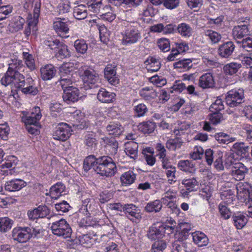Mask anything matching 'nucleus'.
<instances>
[{"label": "nucleus", "mask_w": 252, "mask_h": 252, "mask_svg": "<svg viewBox=\"0 0 252 252\" xmlns=\"http://www.w3.org/2000/svg\"><path fill=\"white\" fill-rule=\"evenodd\" d=\"M125 152L131 158L135 159L138 157V144L133 141L127 142L125 144Z\"/></svg>", "instance_id": "nucleus-19"}, {"label": "nucleus", "mask_w": 252, "mask_h": 252, "mask_svg": "<svg viewBox=\"0 0 252 252\" xmlns=\"http://www.w3.org/2000/svg\"><path fill=\"white\" fill-rule=\"evenodd\" d=\"M165 233V227L162 224L157 223L153 224L149 227L147 232L148 237L152 240L161 239Z\"/></svg>", "instance_id": "nucleus-12"}, {"label": "nucleus", "mask_w": 252, "mask_h": 252, "mask_svg": "<svg viewBox=\"0 0 252 252\" xmlns=\"http://www.w3.org/2000/svg\"><path fill=\"white\" fill-rule=\"evenodd\" d=\"M27 185L24 180L15 179L7 181L4 185V189L8 191H18L25 187Z\"/></svg>", "instance_id": "nucleus-17"}, {"label": "nucleus", "mask_w": 252, "mask_h": 252, "mask_svg": "<svg viewBox=\"0 0 252 252\" xmlns=\"http://www.w3.org/2000/svg\"><path fill=\"white\" fill-rule=\"evenodd\" d=\"M232 149L237 155L244 157L248 152L249 147L243 142H237L233 145Z\"/></svg>", "instance_id": "nucleus-37"}, {"label": "nucleus", "mask_w": 252, "mask_h": 252, "mask_svg": "<svg viewBox=\"0 0 252 252\" xmlns=\"http://www.w3.org/2000/svg\"><path fill=\"white\" fill-rule=\"evenodd\" d=\"M101 140L105 144V148L108 154L111 156L116 155L118 152L119 144L115 138L104 137L101 138Z\"/></svg>", "instance_id": "nucleus-16"}, {"label": "nucleus", "mask_w": 252, "mask_h": 252, "mask_svg": "<svg viewBox=\"0 0 252 252\" xmlns=\"http://www.w3.org/2000/svg\"><path fill=\"white\" fill-rule=\"evenodd\" d=\"M65 189L64 185L61 182H58L51 187L49 192L47 193L46 195L50 194L52 198L56 199L62 195Z\"/></svg>", "instance_id": "nucleus-23"}, {"label": "nucleus", "mask_w": 252, "mask_h": 252, "mask_svg": "<svg viewBox=\"0 0 252 252\" xmlns=\"http://www.w3.org/2000/svg\"><path fill=\"white\" fill-rule=\"evenodd\" d=\"M216 140L222 144H228L236 140L234 137H231L228 134L224 132H219L215 134L214 136Z\"/></svg>", "instance_id": "nucleus-39"}, {"label": "nucleus", "mask_w": 252, "mask_h": 252, "mask_svg": "<svg viewBox=\"0 0 252 252\" xmlns=\"http://www.w3.org/2000/svg\"><path fill=\"white\" fill-rule=\"evenodd\" d=\"M58 51L56 54L57 58L59 59H64L70 56V52L67 46L62 43L59 47L57 49Z\"/></svg>", "instance_id": "nucleus-44"}, {"label": "nucleus", "mask_w": 252, "mask_h": 252, "mask_svg": "<svg viewBox=\"0 0 252 252\" xmlns=\"http://www.w3.org/2000/svg\"><path fill=\"white\" fill-rule=\"evenodd\" d=\"M23 56L28 67L31 70L34 69L35 68V65L32 55V54H30L28 52H23Z\"/></svg>", "instance_id": "nucleus-52"}, {"label": "nucleus", "mask_w": 252, "mask_h": 252, "mask_svg": "<svg viewBox=\"0 0 252 252\" xmlns=\"http://www.w3.org/2000/svg\"><path fill=\"white\" fill-rule=\"evenodd\" d=\"M50 209L46 205H40L38 207L29 210L27 215L29 219L34 220L38 218H43L49 215Z\"/></svg>", "instance_id": "nucleus-14"}, {"label": "nucleus", "mask_w": 252, "mask_h": 252, "mask_svg": "<svg viewBox=\"0 0 252 252\" xmlns=\"http://www.w3.org/2000/svg\"><path fill=\"white\" fill-rule=\"evenodd\" d=\"M20 116L22 121L25 123L28 131L32 134H37L39 121L42 116L40 108L38 106L34 107L31 114H29L26 111H21Z\"/></svg>", "instance_id": "nucleus-2"}, {"label": "nucleus", "mask_w": 252, "mask_h": 252, "mask_svg": "<svg viewBox=\"0 0 252 252\" xmlns=\"http://www.w3.org/2000/svg\"><path fill=\"white\" fill-rule=\"evenodd\" d=\"M219 210L221 217L224 220L230 218L231 213L228 207L223 203H220L219 205Z\"/></svg>", "instance_id": "nucleus-55"}, {"label": "nucleus", "mask_w": 252, "mask_h": 252, "mask_svg": "<svg viewBox=\"0 0 252 252\" xmlns=\"http://www.w3.org/2000/svg\"><path fill=\"white\" fill-rule=\"evenodd\" d=\"M95 81L96 80H78L75 82L76 86L85 90L97 88L98 85Z\"/></svg>", "instance_id": "nucleus-26"}, {"label": "nucleus", "mask_w": 252, "mask_h": 252, "mask_svg": "<svg viewBox=\"0 0 252 252\" xmlns=\"http://www.w3.org/2000/svg\"><path fill=\"white\" fill-rule=\"evenodd\" d=\"M71 131V127L68 124L61 123L56 127L53 133V137L57 140L65 141L70 137Z\"/></svg>", "instance_id": "nucleus-6"}, {"label": "nucleus", "mask_w": 252, "mask_h": 252, "mask_svg": "<svg viewBox=\"0 0 252 252\" xmlns=\"http://www.w3.org/2000/svg\"><path fill=\"white\" fill-rule=\"evenodd\" d=\"M183 143L182 140L179 137L171 138L167 141L166 147L170 151H175L181 148Z\"/></svg>", "instance_id": "nucleus-31"}, {"label": "nucleus", "mask_w": 252, "mask_h": 252, "mask_svg": "<svg viewBox=\"0 0 252 252\" xmlns=\"http://www.w3.org/2000/svg\"><path fill=\"white\" fill-rule=\"evenodd\" d=\"M172 252H187L186 245L178 241H175L172 245Z\"/></svg>", "instance_id": "nucleus-63"}, {"label": "nucleus", "mask_w": 252, "mask_h": 252, "mask_svg": "<svg viewBox=\"0 0 252 252\" xmlns=\"http://www.w3.org/2000/svg\"><path fill=\"white\" fill-rule=\"evenodd\" d=\"M124 212L126 217L133 222L139 220L141 218L140 210L133 204H125Z\"/></svg>", "instance_id": "nucleus-13"}, {"label": "nucleus", "mask_w": 252, "mask_h": 252, "mask_svg": "<svg viewBox=\"0 0 252 252\" xmlns=\"http://www.w3.org/2000/svg\"><path fill=\"white\" fill-rule=\"evenodd\" d=\"M87 14V7L84 5H78L74 8L73 16L76 19H84Z\"/></svg>", "instance_id": "nucleus-35"}, {"label": "nucleus", "mask_w": 252, "mask_h": 252, "mask_svg": "<svg viewBox=\"0 0 252 252\" xmlns=\"http://www.w3.org/2000/svg\"><path fill=\"white\" fill-rule=\"evenodd\" d=\"M61 84L62 88L63 90V98L64 101L68 102H76L78 101L79 97V91L77 88L73 86H65L62 82Z\"/></svg>", "instance_id": "nucleus-8"}, {"label": "nucleus", "mask_w": 252, "mask_h": 252, "mask_svg": "<svg viewBox=\"0 0 252 252\" xmlns=\"http://www.w3.org/2000/svg\"><path fill=\"white\" fill-rule=\"evenodd\" d=\"M224 109V105L221 99L217 98L215 101L212 104L210 110L212 112H219Z\"/></svg>", "instance_id": "nucleus-59"}, {"label": "nucleus", "mask_w": 252, "mask_h": 252, "mask_svg": "<svg viewBox=\"0 0 252 252\" xmlns=\"http://www.w3.org/2000/svg\"><path fill=\"white\" fill-rule=\"evenodd\" d=\"M83 168L86 172L93 168L97 174L106 177L114 176L117 172L115 162L108 156L98 158L93 155L87 156L84 160Z\"/></svg>", "instance_id": "nucleus-1"}, {"label": "nucleus", "mask_w": 252, "mask_h": 252, "mask_svg": "<svg viewBox=\"0 0 252 252\" xmlns=\"http://www.w3.org/2000/svg\"><path fill=\"white\" fill-rule=\"evenodd\" d=\"M139 95L146 101H152L157 97V92L148 87L142 88L139 92Z\"/></svg>", "instance_id": "nucleus-25"}, {"label": "nucleus", "mask_w": 252, "mask_h": 252, "mask_svg": "<svg viewBox=\"0 0 252 252\" xmlns=\"http://www.w3.org/2000/svg\"><path fill=\"white\" fill-rule=\"evenodd\" d=\"M210 115L209 120L211 123L215 125L220 123L223 120L222 115L218 112H213Z\"/></svg>", "instance_id": "nucleus-60"}, {"label": "nucleus", "mask_w": 252, "mask_h": 252, "mask_svg": "<svg viewBox=\"0 0 252 252\" xmlns=\"http://www.w3.org/2000/svg\"><path fill=\"white\" fill-rule=\"evenodd\" d=\"M134 113L138 117H142L148 112V109L147 106L143 103H140L134 107Z\"/></svg>", "instance_id": "nucleus-56"}, {"label": "nucleus", "mask_w": 252, "mask_h": 252, "mask_svg": "<svg viewBox=\"0 0 252 252\" xmlns=\"http://www.w3.org/2000/svg\"><path fill=\"white\" fill-rule=\"evenodd\" d=\"M167 178L168 183L170 184H173L176 182L177 180L178 175L177 169L175 166L171 167L169 169L164 171Z\"/></svg>", "instance_id": "nucleus-41"}, {"label": "nucleus", "mask_w": 252, "mask_h": 252, "mask_svg": "<svg viewBox=\"0 0 252 252\" xmlns=\"http://www.w3.org/2000/svg\"><path fill=\"white\" fill-rule=\"evenodd\" d=\"M241 67V65L240 63H231L224 65L223 69L225 74L232 75L236 73Z\"/></svg>", "instance_id": "nucleus-43"}, {"label": "nucleus", "mask_w": 252, "mask_h": 252, "mask_svg": "<svg viewBox=\"0 0 252 252\" xmlns=\"http://www.w3.org/2000/svg\"><path fill=\"white\" fill-rule=\"evenodd\" d=\"M67 19L65 18H58L57 21L53 23V28L56 32L60 35L62 33H67L69 31V28L66 21Z\"/></svg>", "instance_id": "nucleus-21"}, {"label": "nucleus", "mask_w": 252, "mask_h": 252, "mask_svg": "<svg viewBox=\"0 0 252 252\" xmlns=\"http://www.w3.org/2000/svg\"><path fill=\"white\" fill-rule=\"evenodd\" d=\"M178 168L184 172L193 173L195 170L194 164L189 160H181L178 163Z\"/></svg>", "instance_id": "nucleus-30"}, {"label": "nucleus", "mask_w": 252, "mask_h": 252, "mask_svg": "<svg viewBox=\"0 0 252 252\" xmlns=\"http://www.w3.org/2000/svg\"><path fill=\"white\" fill-rule=\"evenodd\" d=\"M178 32L182 36L189 37L191 35L192 29L188 24L183 23L177 27Z\"/></svg>", "instance_id": "nucleus-42"}, {"label": "nucleus", "mask_w": 252, "mask_h": 252, "mask_svg": "<svg viewBox=\"0 0 252 252\" xmlns=\"http://www.w3.org/2000/svg\"><path fill=\"white\" fill-rule=\"evenodd\" d=\"M42 79H52L55 76L57 70L52 64H47L40 68Z\"/></svg>", "instance_id": "nucleus-24"}, {"label": "nucleus", "mask_w": 252, "mask_h": 252, "mask_svg": "<svg viewBox=\"0 0 252 252\" xmlns=\"http://www.w3.org/2000/svg\"><path fill=\"white\" fill-rule=\"evenodd\" d=\"M162 205L160 200L156 199L147 203L144 210L148 213H158L162 209Z\"/></svg>", "instance_id": "nucleus-28"}, {"label": "nucleus", "mask_w": 252, "mask_h": 252, "mask_svg": "<svg viewBox=\"0 0 252 252\" xmlns=\"http://www.w3.org/2000/svg\"><path fill=\"white\" fill-rule=\"evenodd\" d=\"M12 7L10 5L0 6V21L6 18L7 15L12 12Z\"/></svg>", "instance_id": "nucleus-61"}, {"label": "nucleus", "mask_w": 252, "mask_h": 252, "mask_svg": "<svg viewBox=\"0 0 252 252\" xmlns=\"http://www.w3.org/2000/svg\"><path fill=\"white\" fill-rule=\"evenodd\" d=\"M110 2L116 5H120L122 3L129 4L132 6H137L140 4L142 0H109Z\"/></svg>", "instance_id": "nucleus-49"}, {"label": "nucleus", "mask_w": 252, "mask_h": 252, "mask_svg": "<svg viewBox=\"0 0 252 252\" xmlns=\"http://www.w3.org/2000/svg\"><path fill=\"white\" fill-rule=\"evenodd\" d=\"M107 131L109 134L117 136L121 134L123 131V127L115 123H110L106 127Z\"/></svg>", "instance_id": "nucleus-38"}, {"label": "nucleus", "mask_w": 252, "mask_h": 252, "mask_svg": "<svg viewBox=\"0 0 252 252\" xmlns=\"http://www.w3.org/2000/svg\"><path fill=\"white\" fill-rule=\"evenodd\" d=\"M73 69V64L71 63H66L62 64L59 68L61 79L63 77H65L67 74H70Z\"/></svg>", "instance_id": "nucleus-48"}, {"label": "nucleus", "mask_w": 252, "mask_h": 252, "mask_svg": "<svg viewBox=\"0 0 252 252\" xmlns=\"http://www.w3.org/2000/svg\"><path fill=\"white\" fill-rule=\"evenodd\" d=\"M116 65L115 64H108L105 68L104 72L105 79H112L116 74Z\"/></svg>", "instance_id": "nucleus-53"}, {"label": "nucleus", "mask_w": 252, "mask_h": 252, "mask_svg": "<svg viewBox=\"0 0 252 252\" xmlns=\"http://www.w3.org/2000/svg\"><path fill=\"white\" fill-rule=\"evenodd\" d=\"M115 94L108 92L103 88L99 90L97 95L98 100L103 103L112 102L115 99Z\"/></svg>", "instance_id": "nucleus-22"}, {"label": "nucleus", "mask_w": 252, "mask_h": 252, "mask_svg": "<svg viewBox=\"0 0 252 252\" xmlns=\"http://www.w3.org/2000/svg\"><path fill=\"white\" fill-rule=\"evenodd\" d=\"M155 128V123L150 121L142 122L138 125L139 130L144 134L152 133Z\"/></svg>", "instance_id": "nucleus-36"}, {"label": "nucleus", "mask_w": 252, "mask_h": 252, "mask_svg": "<svg viewBox=\"0 0 252 252\" xmlns=\"http://www.w3.org/2000/svg\"><path fill=\"white\" fill-rule=\"evenodd\" d=\"M204 153V150L201 147L196 146L190 153V158L193 160L200 159L203 157Z\"/></svg>", "instance_id": "nucleus-50"}, {"label": "nucleus", "mask_w": 252, "mask_h": 252, "mask_svg": "<svg viewBox=\"0 0 252 252\" xmlns=\"http://www.w3.org/2000/svg\"><path fill=\"white\" fill-rule=\"evenodd\" d=\"M17 163V158L15 156H10L8 157L2 166L3 168L14 169L16 167Z\"/></svg>", "instance_id": "nucleus-58"}, {"label": "nucleus", "mask_w": 252, "mask_h": 252, "mask_svg": "<svg viewBox=\"0 0 252 252\" xmlns=\"http://www.w3.org/2000/svg\"><path fill=\"white\" fill-rule=\"evenodd\" d=\"M166 248V244L165 242L161 241L156 242L152 247V252H161Z\"/></svg>", "instance_id": "nucleus-64"}, {"label": "nucleus", "mask_w": 252, "mask_h": 252, "mask_svg": "<svg viewBox=\"0 0 252 252\" xmlns=\"http://www.w3.org/2000/svg\"><path fill=\"white\" fill-rule=\"evenodd\" d=\"M193 242L199 247L207 246L209 243V239L203 232L196 231L191 234Z\"/></svg>", "instance_id": "nucleus-18"}, {"label": "nucleus", "mask_w": 252, "mask_h": 252, "mask_svg": "<svg viewBox=\"0 0 252 252\" xmlns=\"http://www.w3.org/2000/svg\"><path fill=\"white\" fill-rule=\"evenodd\" d=\"M145 64L148 71L156 72L160 67V63L159 61L153 57L148 58L145 62Z\"/></svg>", "instance_id": "nucleus-32"}, {"label": "nucleus", "mask_w": 252, "mask_h": 252, "mask_svg": "<svg viewBox=\"0 0 252 252\" xmlns=\"http://www.w3.org/2000/svg\"><path fill=\"white\" fill-rule=\"evenodd\" d=\"M223 153L220 151H217L215 154L214 164L216 168L220 170H223L224 161H222Z\"/></svg>", "instance_id": "nucleus-47"}, {"label": "nucleus", "mask_w": 252, "mask_h": 252, "mask_svg": "<svg viewBox=\"0 0 252 252\" xmlns=\"http://www.w3.org/2000/svg\"><path fill=\"white\" fill-rule=\"evenodd\" d=\"M235 46L232 41H227L220 45L218 54L221 58H229L233 53Z\"/></svg>", "instance_id": "nucleus-15"}, {"label": "nucleus", "mask_w": 252, "mask_h": 252, "mask_svg": "<svg viewBox=\"0 0 252 252\" xmlns=\"http://www.w3.org/2000/svg\"><path fill=\"white\" fill-rule=\"evenodd\" d=\"M249 172V168L241 162L236 163L232 167L230 175L236 181L243 180Z\"/></svg>", "instance_id": "nucleus-10"}, {"label": "nucleus", "mask_w": 252, "mask_h": 252, "mask_svg": "<svg viewBox=\"0 0 252 252\" xmlns=\"http://www.w3.org/2000/svg\"><path fill=\"white\" fill-rule=\"evenodd\" d=\"M186 89L185 84L181 82L180 80H176L174 84L170 88V93H173L174 92L180 93Z\"/></svg>", "instance_id": "nucleus-57"}, {"label": "nucleus", "mask_w": 252, "mask_h": 252, "mask_svg": "<svg viewBox=\"0 0 252 252\" xmlns=\"http://www.w3.org/2000/svg\"><path fill=\"white\" fill-rule=\"evenodd\" d=\"M251 26L249 22L243 21L232 30V35L235 39H242L250 34Z\"/></svg>", "instance_id": "nucleus-9"}, {"label": "nucleus", "mask_w": 252, "mask_h": 252, "mask_svg": "<svg viewBox=\"0 0 252 252\" xmlns=\"http://www.w3.org/2000/svg\"><path fill=\"white\" fill-rule=\"evenodd\" d=\"M13 220L8 217L0 218V231L5 232L9 230L12 226Z\"/></svg>", "instance_id": "nucleus-45"}, {"label": "nucleus", "mask_w": 252, "mask_h": 252, "mask_svg": "<svg viewBox=\"0 0 252 252\" xmlns=\"http://www.w3.org/2000/svg\"><path fill=\"white\" fill-rule=\"evenodd\" d=\"M95 206L94 200L90 198H87L83 201L82 205L80 209V212L84 213L86 212V215L89 216L95 209Z\"/></svg>", "instance_id": "nucleus-27"}, {"label": "nucleus", "mask_w": 252, "mask_h": 252, "mask_svg": "<svg viewBox=\"0 0 252 252\" xmlns=\"http://www.w3.org/2000/svg\"><path fill=\"white\" fill-rule=\"evenodd\" d=\"M233 223L237 229L242 228L247 223L248 217L242 213H237L233 215Z\"/></svg>", "instance_id": "nucleus-29"}, {"label": "nucleus", "mask_w": 252, "mask_h": 252, "mask_svg": "<svg viewBox=\"0 0 252 252\" xmlns=\"http://www.w3.org/2000/svg\"><path fill=\"white\" fill-rule=\"evenodd\" d=\"M135 22L124 21L122 26L126 29L122 33V43L124 45L134 44L136 43L141 38L140 32L135 27Z\"/></svg>", "instance_id": "nucleus-3"}, {"label": "nucleus", "mask_w": 252, "mask_h": 252, "mask_svg": "<svg viewBox=\"0 0 252 252\" xmlns=\"http://www.w3.org/2000/svg\"><path fill=\"white\" fill-rule=\"evenodd\" d=\"M236 189L238 199L246 202L252 190V186L248 182H239L236 185Z\"/></svg>", "instance_id": "nucleus-11"}, {"label": "nucleus", "mask_w": 252, "mask_h": 252, "mask_svg": "<svg viewBox=\"0 0 252 252\" xmlns=\"http://www.w3.org/2000/svg\"><path fill=\"white\" fill-rule=\"evenodd\" d=\"M51 228L54 235L64 238H69L72 234V229L64 219H61L53 222Z\"/></svg>", "instance_id": "nucleus-4"}, {"label": "nucleus", "mask_w": 252, "mask_h": 252, "mask_svg": "<svg viewBox=\"0 0 252 252\" xmlns=\"http://www.w3.org/2000/svg\"><path fill=\"white\" fill-rule=\"evenodd\" d=\"M25 20L20 16L16 17L14 18L11 23L9 24L10 29L12 32H17L23 28Z\"/></svg>", "instance_id": "nucleus-40"}, {"label": "nucleus", "mask_w": 252, "mask_h": 252, "mask_svg": "<svg viewBox=\"0 0 252 252\" xmlns=\"http://www.w3.org/2000/svg\"><path fill=\"white\" fill-rule=\"evenodd\" d=\"M204 35L209 37L213 44L218 43L221 39L220 34L211 30L205 31L204 32Z\"/></svg>", "instance_id": "nucleus-46"}, {"label": "nucleus", "mask_w": 252, "mask_h": 252, "mask_svg": "<svg viewBox=\"0 0 252 252\" xmlns=\"http://www.w3.org/2000/svg\"><path fill=\"white\" fill-rule=\"evenodd\" d=\"M182 184L189 191H196L199 185L198 182L195 178L184 179Z\"/></svg>", "instance_id": "nucleus-33"}, {"label": "nucleus", "mask_w": 252, "mask_h": 252, "mask_svg": "<svg viewBox=\"0 0 252 252\" xmlns=\"http://www.w3.org/2000/svg\"><path fill=\"white\" fill-rule=\"evenodd\" d=\"M136 175L132 171H128L123 173L121 176V182L123 186H128L135 181Z\"/></svg>", "instance_id": "nucleus-34"}, {"label": "nucleus", "mask_w": 252, "mask_h": 252, "mask_svg": "<svg viewBox=\"0 0 252 252\" xmlns=\"http://www.w3.org/2000/svg\"><path fill=\"white\" fill-rule=\"evenodd\" d=\"M96 236V235H93L89 232L86 234L79 235L78 239L80 244L83 247L90 248L97 239Z\"/></svg>", "instance_id": "nucleus-20"}, {"label": "nucleus", "mask_w": 252, "mask_h": 252, "mask_svg": "<svg viewBox=\"0 0 252 252\" xmlns=\"http://www.w3.org/2000/svg\"><path fill=\"white\" fill-rule=\"evenodd\" d=\"M244 98L243 89L231 90L228 91L225 96L226 104L230 107H234L241 104Z\"/></svg>", "instance_id": "nucleus-5"}, {"label": "nucleus", "mask_w": 252, "mask_h": 252, "mask_svg": "<svg viewBox=\"0 0 252 252\" xmlns=\"http://www.w3.org/2000/svg\"><path fill=\"white\" fill-rule=\"evenodd\" d=\"M45 44L52 50H57L62 43L58 39L50 38L44 41Z\"/></svg>", "instance_id": "nucleus-62"}, {"label": "nucleus", "mask_w": 252, "mask_h": 252, "mask_svg": "<svg viewBox=\"0 0 252 252\" xmlns=\"http://www.w3.org/2000/svg\"><path fill=\"white\" fill-rule=\"evenodd\" d=\"M31 229L29 227H16L12 230L13 240L19 243H25L31 238Z\"/></svg>", "instance_id": "nucleus-7"}, {"label": "nucleus", "mask_w": 252, "mask_h": 252, "mask_svg": "<svg viewBox=\"0 0 252 252\" xmlns=\"http://www.w3.org/2000/svg\"><path fill=\"white\" fill-rule=\"evenodd\" d=\"M74 47L78 53L84 54L88 49V45L84 40L78 39L74 42Z\"/></svg>", "instance_id": "nucleus-54"}, {"label": "nucleus", "mask_w": 252, "mask_h": 252, "mask_svg": "<svg viewBox=\"0 0 252 252\" xmlns=\"http://www.w3.org/2000/svg\"><path fill=\"white\" fill-rule=\"evenodd\" d=\"M25 77L19 72L13 70L11 67H9L6 73V77L5 79H7V78H10V79H22ZM26 77L27 79H32L31 76H26Z\"/></svg>", "instance_id": "nucleus-51"}]
</instances>
